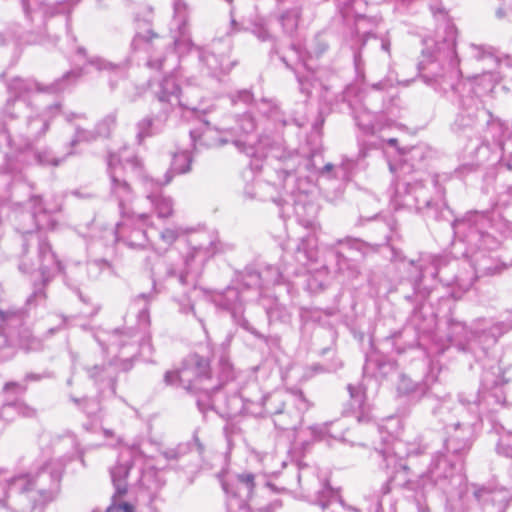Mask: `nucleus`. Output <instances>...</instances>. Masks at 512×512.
<instances>
[{
  "label": "nucleus",
  "mask_w": 512,
  "mask_h": 512,
  "mask_svg": "<svg viewBox=\"0 0 512 512\" xmlns=\"http://www.w3.org/2000/svg\"><path fill=\"white\" fill-rule=\"evenodd\" d=\"M374 229L383 234L381 243L371 244L350 237L338 239L325 246L321 263L319 262L318 240L315 234L309 233L300 239L294 255L288 253L283 255L281 268L273 265L258 268L263 287L279 284L282 280L289 281V278L293 276L307 274V289L311 292L322 290L327 285L331 272L347 274L349 277L357 275V255L365 257L378 252L382 246L390 248L392 262H404L405 256L394 245V241L400 239L397 220L393 216L376 219Z\"/></svg>",
  "instance_id": "nucleus-1"
},
{
  "label": "nucleus",
  "mask_w": 512,
  "mask_h": 512,
  "mask_svg": "<svg viewBox=\"0 0 512 512\" xmlns=\"http://www.w3.org/2000/svg\"><path fill=\"white\" fill-rule=\"evenodd\" d=\"M478 420L479 408L465 412L460 420L445 429L443 448L431 457L427 473L421 474L418 479H408L403 467L397 475V478H403L399 483L421 493L438 488L451 494L458 487L466 512H505L509 503L507 491L490 490L475 484L469 486L461 473L464 459L474 441V426Z\"/></svg>",
  "instance_id": "nucleus-2"
},
{
  "label": "nucleus",
  "mask_w": 512,
  "mask_h": 512,
  "mask_svg": "<svg viewBox=\"0 0 512 512\" xmlns=\"http://www.w3.org/2000/svg\"><path fill=\"white\" fill-rule=\"evenodd\" d=\"M25 188L24 184H13L11 198L0 197V237L3 234L2 225L9 216L10 211L19 217L18 230L23 235L22 254L18 269L23 274H32L39 271L41 282L34 284L33 293L28 297L27 303L38 305L46 299L45 287L61 273L64 282L69 284L68 275L64 265L53 251L47 238L40 230L55 229L58 220L56 208H47L42 198L30 195L28 200L22 202L17 199L18 193Z\"/></svg>",
  "instance_id": "nucleus-3"
},
{
  "label": "nucleus",
  "mask_w": 512,
  "mask_h": 512,
  "mask_svg": "<svg viewBox=\"0 0 512 512\" xmlns=\"http://www.w3.org/2000/svg\"><path fill=\"white\" fill-rule=\"evenodd\" d=\"M422 49L417 64L419 76L435 91L441 94L456 95L461 105L465 106V97L480 98L491 92L501 81V71H485L467 79H460L462 72L459 69L460 60L456 52V28L448 25L446 36L442 42H436L435 47Z\"/></svg>",
  "instance_id": "nucleus-4"
},
{
  "label": "nucleus",
  "mask_w": 512,
  "mask_h": 512,
  "mask_svg": "<svg viewBox=\"0 0 512 512\" xmlns=\"http://www.w3.org/2000/svg\"><path fill=\"white\" fill-rule=\"evenodd\" d=\"M205 128L201 133L191 130L190 136L194 143L199 141L206 146H222L232 143L239 152L248 157L267 158L283 162V166L276 168L278 177L284 181L293 176L299 156L291 151H286L283 139L280 135H254L256 122L250 113L237 115L235 125L212 126L210 121L204 122Z\"/></svg>",
  "instance_id": "nucleus-5"
},
{
  "label": "nucleus",
  "mask_w": 512,
  "mask_h": 512,
  "mask_svg": "<svg viewBox=\"0 0 512 512\" xmlns=\"http://www.w3.org/2000/svg\"><path fill=\"white\" fill-rule=\"evenodd\" d=\"M64 464L50 460L35 473L9 474L0 469L3 504L13 512H33L59 495Z\"/></svg>",
  "instance_id": "nucleus-6"
},
{
  "label": "nucleus",
  "mask_w": 512,
  "mask_h": 512,
  "mask_svg": "<svg viewBox=\"0 0 512 512\" xmlns=\"http://www.w3.org/2000/svg\"><path fill=\"white\" fill-rule=\"evenodd\" d=\"M501 222H495L491 212L470 211L453 222L454 234L465 244L464 256L473 268L472 281L498 271L491 252L501 243Z\"/></svg>",
  "instance_id": "nucleus-7"
},
{
  "label": "nucleus",
  "mask_w": 512,
  "mask_h": 512,
  "mask_svg": "<svg viewBox=\"0 0 512 512\" xmlns=\"http://www.w3.org/2000/svg\"><path fill=\"white\" fill-rule=\"evenodd\" d=\"M233 378V366L227 357L220 358L219 374L215 379L211 375L209 361L198 354L190 355L181 369L167 371L164 375L167 385L201 392L202 395L197 399V406L202 413L216 408L215 395L226 382Z\"/></svg>",
  "instance_id": "nucleus-8"
},
{
  "label": "nucleus",
  "mask_w": 512,
  "mask_h": 512,
  "mask_svg": "<svg viewBox=\"0 0 512 512\" xmlns=\"http://www.w3.org/2000/svg\"><path fill=\"white\" fill-rule=\"evenodd\" d=\"M426 451V446L423 445L420 440L414 439L409 441L408 439L389 436V439H385L380 447L374 449L373 457L381 459L380 466L384 469L391 470V475L382 484L379 494L385 496L390 493L393 487H399L404 490L414 493V498L417 505L418 512H430L429 505L427 503V497L433 490H428L424 493L420 491L412 490L405 485H401L397 475L405 467L407 472V478L418 479L419 476L426 471L416 473L413 469L412 458L422 455ZM400 479H402L400 477Z\"/></svg>",
  "instance_id": "nucleus-9"
},
{
  "label": "nucleus",
  "mask_w": 512,
  "mask_h": 512,
  "mask_svg": "<svg viewBox=\"0 0 512 512\" xmlns=\"http://www.w3.org/2000/svg\"><path fill=\"white\" fill-rule=\"evenodd\" d=\"M483 366L481 389L477 394L467 398L461 393L458 402L450 397L434 400L435 405L432 408V414L444 429L451 427L457 420H460L465 412H472L477 409L482 400L488 401L493 398L496 403L504 402L505 395L501 388L507 382L504 372L498 364L489 359Z\"/></svg>",
  "instance_id": "nucleus-10"
},
{
  "label": "nucleus",
  "mask_w": 512,
  "mask_h": 512,
  "mask_svg": "<svg viewBox=\"0 0 512 512\" xmlns=\"http://www.w3.org/2000/svg\"><path fill=\"white\" fill-rule=\"evenodd\" d=\"M458 266V260L447 256L421 254L417 260L408 262V278L415 294L422 299L429 296L437 279L446 286L468 289L472 285V277L456 273Z\"/></svg>",
  "instance_id": "nucleus-11"
},
{
  "label": "nucleus",
  "mask_w": 512,
  "mask_h": 512,
  "mask_svg": "<svg viewBox=\"0 0 512 512\" xmlns=\"http://www.w3.org/2000/svg\"><path fill=\"white\" fill-rule=\"evenodd\" d=\"M189 251L184 258L183 270L173 264L160 260L153 269V275L158 279L165 276L175 279L183 286L196 288L197 279L200 276L204 264L218 252L223 250L222 243L217 233L199 231L190 235L188 239Z\"/></svg>",
  "instance_id": "nucleus-12"
},
{
  "label": "nucleus",
  "mask_w": 512,
  "mask_h": 512,
  "mask_svg": "<svg viewBox=\"0 0 512 512\" xmlns=\"http://www.w3.org/2000/svg\"><path fill=\"white\" fill-rule=\"evenodd\" d=\"M189 8L184 0H173V18L170 31L173 35L175 51L179 57L194 50L190 37ZM220 43H214L212 50L195 48V52L201 64V71L209 76L218 77L227 73L233 67V62L224 51L217 47Z\"/></svg>",
  "instance_id": "nucleus-13"
},
{
  "label": "nucleus",
  "mask_w": 512,
  "mask_h": 512,
  "mask_svg": "<svg viewBox=\"0 0 512 512\" xmlns=\"http://www.w3.org/2000/svg\"><path fill=\"white\" fill-rule=\"evenodd\" d=\"M391 205L395 210L406 208L436 218L440 207L445 205L444 189L437 175L420 181H397Z\"/></svg>",
  "instance_id": "nucleus-14"
},
{
  "label": "nucleus",
  "mask_w": 512,
  "mask_h": 512,
  "mask_svg": "<svg viewBox=\"0 0 512 512\" xmlns=\"http://www.w3.org/2000/svg\"><path fill=\"white\" fill-rule=\"evenodd\" d=\"M512 329V311L506 313V316L498 321L491 319H478L471 330L461 322L451 323L450 341L459 350L473 353L478 360L481 356L477 351L487 357V349L495 345L498 339Z\"/></svg>",
  "instance_id": "nucleus-15"
},
{
  "label": "nucleus",
  "mask_w": 512,
  "mask_h": 512,
  "mask_svg": "<svg viewBox=\"0 0 512 512\" xmlns=\"http://www.w3.org/2000/svg\"><path fill=\"white\" fill-rule=\"evenodd\" d=\"M128 172L139 177L142 181L143 172L141 160L129 147H123L119 152H110L107 156V173L110 179V196L118 203L121 217H130L133 213L130 205L134 200V191L128 182Z\"/></svg>",
  "instance_id": "nucleus-16"
},
{
  "label": "nucleus",
  "mask_w": 512,
  "mask_h": 512,
  "mask_svg": "<svg viewBox=\"0 0 512 512\" xmlns=\"http://www.w3.org/2000/svg\"><path fill=\"white\" fill-rule=\"evenodd\" d=\"M193 158L188 150L176 152L171 161L169 170L164 175V180H155L150 176H143L142 187L144 200L152 207L157 217L166 219L173 215L174 202L170 196L162 193V187L168 185L175 175H182L191 171Z\"/></svg>",
  "instance_id": "nucleus-17"
},
{
  "label": "nucleus",
  "mask_w": 512,
  "mask_h": 512,
  "mask_svg": "<svg viewBox=\"0 0 512 512\" xmlns=\"http://www.w3.org/2000/svg\"><path fill=\"white\" fill-rule=\"evenodd\" d=\"M60 115L71 126L76 121L85 120V113L65 110L61 102H54L44 107L40 113L27 117L25 132L14 136L9 148L20 153L32 150L34 145L46 135L52 121Z\"/></svg>",
  "instance_id": "nucleus-18"
},
{
  "label": "nucleus",
  "mask_w": 512,
  "mask_h": 512,
  "mask_svg": "<svg viewBox=\"0 0 512 512\" xmlns=\"http://www.w3.org/2000/svg\"><path fill=\"white\" fill-rule=\"evenodd\" d=\"M180 69H175L160 81L151 85L152 92L160 104V110L173 113L184 111L198 112L200 93L189 85L182 88L179 84Z\"/></svg>",
  "instance_id": "nucleus-19"
},
{
  "label": "nucleus",
  "mask_w": 512,
  "mask_h": 512,
  "mask_svg": "<svg viewBox=\"0 0 512 512\" xmlns=\"http://www.w3.org/2000/svg\"><path fill=\"white\" fill-rule=\"evenodd\" d=\"M301 495L312 504L319 505L323 512H342L344 505L338 491L326 479H321L316 469L302 466L298 471Z\"/></svg>",
  "instance_id": "nucleus-20"
},
{
  "label": "nucleus",
  "mask_w": 512,
  "mask_h": 512,
  "mask_svg": "<svg viewBox=\"0 0 512 512\" xmlns=\"http://www.w3.org/2000/svg\"><path fill=\"white\" fill-rule=\"evenodd\" d=\"M77 54L85 59L84 65L70 70L61 79L57 80L51 87L54 92L64 91L70 84L75 83L80 77L88 74L89 67L99 72L107 73L111 89L116 87V79L125 78L127 75L129 68L128 60L113 63L99 56L87 57L86 50L83 47L78 48Z\"/></svg>",
  "instance_id": "nucleus-21"
},
{
  "label": "nucleus",
  "mask_w": 512,
  "mask_h": 512,
  "mask_svg": "<svg viewBox=\"0 0 512 512\" xmlns=\"http://www.w3.org/2000/svg\"><path fill=\"white\" fill-rule=\"evenodd\" d=\"M226 495L227 512H247L248 502L254 494L256 475L249 471L223 470L217 474Z\"/></svg>",
  "instance_id": "nucleus-22"
},
{
  "label": "nucleus",
  "mask_w": 512,
  "mask_h": 512,
  "mask_svg": "<svg viewBox=\"0 0 512 512\" xmlns=\"http://www.w3.org/2000/svg\"><path fill=\"white\" fill-rule=\"evenodd\" d=\"M145 454L139 444L123 448L118 456L117 463L109 469L111 481L115 489V496H124L129 488L136 487V472Z\"/></svg>",
  "instance_id": "nucleus-23"
},
{
  "label": "nucleus",
  "mask_w": 512,
  "mask_h": 512,
  "mask_svg": "<svg viewBox=\"0 0 512 512\" xmlns=\"http://www.w3.org/2000/svg\"><path fill=\"white\" fill-rule=\"evenodd\" d=\"M153 213L156 214L151 208V212H133L130 217H122L123 221L116 225V241H122L132 249H142L148 244H154L152 231L145 229L152 225Z\"/></svg>",
  "instance_id": "nucleus-24"
},
{
  "label": "nucleus",
  "mask_w": 512,
  "mask_h": 512,
  "mask_svg": "<svg viewBox=\"0 0 512 512\" xmlns=\"http://www.w3.org/2000/svg\"><path fill=\"white\" fill-rule=\"evenodd\" d=\"M291 396L297 407V412L294 415L282 410L283 401L279 395L275 394L262 398L265 412L273 415V423L279 430L295 429L301 422L302 414L309 408V403L301 390H293Z\"/></svg>",
  "instance_id": "nucleus-25"
},
{
  "label": "nucleus",
  "mask_w": 512,
  "mask_h": 512,
  "mask_svg": "<svg viewBox=\"0 0 512 512\" xmlns=\"http://www.w3.org/2000/svg\"><path fill=\"white\" fill-rule=\"evenodd\" d=\"M211 300L216 306L230 311L234 322L238 326L258 338L262 337L243 315V301L246 300V297L238 288L228 287L222 292L214 293Z\"/></svg>",
  "instance_id": "nucleus-26"
},
{
  "label": "nucleus",
  "mask_w": 512,
  "mask_h": 512,
  "mask_svg": "<svg viewBox=\"0 0 512 512\" xmlns=\"http://www.w3.org/2000/svg\"><path fill=\"white\" fill-rule=\"evenodd\" d=\"M152 18L153 11L149 6H141L135 12L136 33L132 40V46L135 50L151 52L161 46V37L151 29Z\"/></svg>",
  "instance_id": "nucleus-27"
},
{
  "label": "nucleus",
  "mask_w": 512,
  "mask_h": 512,
  "mask_svg": "<svg viewBox=\"0 0 512 512\" xmlns=\"http://www.w3.org/2000/svg\"><path fill=\"white\" fill-rule=\"evenodd\" d=\"M26 313L22 309L9 307L0 309V321L4 327L9 329V335L17 333L20 346L29 351L35 350L40 346V342L32 336L30 330L24 326Z\"/></svg>",
  "instance_id": "nucleus-28"
},
{
  "label": "nucleus",
  "mask_w": 512,
  "mask_h": 512,
  "mask_svg": "<svg viewBox=\"0 0 512 512\" xmlns=\"http://www.w3.org/2000/svg\"><path fill=\"white\" fill-rule=\"evenodd\" d=\"M358 145L359 152L357 160L345 157L342 159L341 164L338 166H334L333 164L328 163L319 171L320 175L327 178L335 177L343 182L349 181L354 174L358 161L366 158L371 148L377 147L376 142L367 143L362 141L360 138H358Z\"/></svg>",
  "instance_id": "nucleus-29"
},
{
  "label": "nucleus",
  "mask_w": 512,
  "mask_h": 512,
  "mask_svg": "<svg viewBox=\"0 0 512 512\" xmlns=\"http://www.w3.org/2000/svg\"><path fill=\"white\" fill-rule=\"evenodd\" d=\"M86 121L87 116L85 115V120L74 122L73 127L75 132L70 141L71 147L81 142H91L98 136H108L111 128L114 127L116 123V116L114 114L107 115L96 125L94 130H89L84 127Z\"/></svg>",
  "instance_id": "nucleus-30"
},
{
  "label": "nucleus",
  "mask_w": 512,
  "mask_h": 512,
  "mask_svg": "<svg viewBox=\"0 0 512 512\" xmlns=\"http://www.w3.org/2000/svg\"><path fill=\"white\" fill-rule=\"evenodd\" d=\"M52 449L53 453L58 457V459H53L54 461L65 465L68 461L79 457L81 463L84 465L80 443L73 433L67 432L63 435L55 436L52 439Z\"/></svg>",
  "instance_id": "nucleus-31"
},
{
  "label": "nucleus",
  "mask_w": 512,
  "mask_h": 512,
  "mask_svg": "<svg viewBox=\"0 0 512 512\" xmlns=\"http://www.w3.org/2000/svg\"><path fill=\"white\" fill-rule=\"evenodd\" d=\"M444 95L452 102H456L461 109V111L456 115L455 120L451 125V129L455 133H462L472 130L477 122V115L473 109V107L476 106V101L474 98L469 96L465 97L466 105L463 106L459 102V99L456 95L451 93Z\"/></svg>",
  "instance_id": "nucleus-32"
},
{
  "label": "nucleus",
  "mask_w": 512,
  "mask_h": 512,
  "mask_svg": "<svg viewBox=\"0 0 512 512\" xmlns=\"http://www.w3.org/2000/svg\"><path fill=\"white\" fill-rule=\"evenodd\" d=\"M468 47L471 57L477 61L490 60L496 66L494 71H501V79L506 69L512 68V56L501 54L492 46L469 44Z\"/></svg>",
  "instance_id": "nucleus-33"
},
{
  "label": "nucleus",
  "mask_w": 512,
  "mask_h": 512,
  "mask_svg": "<svg viewBox=\"0 0 512 512\" xmlns=\"http://www.w3.org/2000/svg\"><path fill=\"white\" fill-rule=\"evenodd\" d=\"M293 211L301 225L314 228L318 212L317 206L309 199L307 191L295 193L292 191Z\"/></svg>",
  "instance_id": "nucleus-34"
},
{
  "label": "nucleus",
  "mask_w": 512,
  "mask_h": 512,
  "mask_svg": "<svg viewBox=\"0 0 512 512\" xmlns=\"http://www.w3.org/2000/svg\"><path fill=\"white\" fill-rule=\"evenodd\" d=\"M436 380L437 375L434 373V368L431 367L430 371L421 383L414 382L407 376H401L397 386V391L400 395L409 396L413 400H419L424 396H430V385L436 382Z\"/></svg>",
  "instance_id": "nucleus-35"
},
{
  "label": "nucleus",
  "mask_w": 512,
  "mask_h": 512,
  "mask_svg": "<svg viewBox=\"0 0 512 512\" xmlns=\"http://www.w3.org/2000/svg\"><path fill=\"white\" fill-rule=\"evenodd\" d=\"M136 330L133 328L114 329L112 331H103L95 336L97 342L105 349L117 347L123 350L132 346L136 342Z\"/></svg>",
  "instance_id": "nucleus-36"
},
{
  "label": "nucleus",
  "mask_w": 512,
  "mask_h": 512,
  "mask_svg": "<svg viewBox=\"0 0 512 512\" xmlns=\"http://www.w3.org/2000/svg\"><path fill=\"white\" fill-rule=\"evenodd\" d=\"M348 105L353 110L355 123L363 134L375 135L385 128L383 115L375 114L366 107L355 109L350 102Z\"/></svg>",
  "instance_id": "nucleus-37"
},
{
  "label": "nucleus",
  "mask_w": 512,
  "mask_h": 512,
  "mask_svg": "<svg viewBox=\"0 0 512 512\" xmlns=\"http://www.w3.org/2000/svg\"><path fill=\"white\" fill-rule=\"evenodd\" d=\"M79 0H63L55 4H46L44 0H22L24 12L27 16L32 11H40L44 17L57 14H68Z\"/></svg>",
  "instance_id": "nucleus-38"
},
{
  "label": "nucleus",
  "mask_w": 512,
  "mask_h": 512,
  "mask_svg": "<svg viewBox=\"0 0 512 512\" xmlns=\"http://www.w3.org/2000/svg\"><path fill=\"white\" fill-rule=\"evenodd\" d=\"M87 373L99 389L102 397L113 396L116 391L115 371L109 365H95L87 369Z\"/></svg>",
  "instance_id": "nucleus-39"
},
{
  "label": "nucleus",
  "mask_w": 512,
  "mask_h": 512,
  "mask_svg": "<svg viewBox=\"0 0 512 512\" xmlns=\"http://www.w3.org/2000/svg\"><path fill=\"white\" fill-rule=\"evenodd\" d=\"M20 103L22 102L16 100V98L8 97L0 110V148L3 146L9 147L12 144L14 136L10 135L7 125L19 117L21 111L18 106Z\"/></svg>",
  "instance_id": "nucleus-40"
},
{
  "label": "nucleus",
  "mask_w": 512,
  "mask_h": 512,
  "mask_svg": "<svg viewBox=\"0 0 512 512\" xmlns=\"http://www.w3.org/2000/svg\"><path fill=\"white\" fill-rule=\"evenodd\" d=\"M1 79L5 82L9 97L16 98V100L25 104H28L29 96L40 89L39 85L32 79L13 77L10 80H5V73L1 74Z\"/></svg>",
  "instance_id": "nucleus-41"
},
{
  "label": "nucleus",
  "mask_w": 512,
  "mask_h": 512,
  "mask_svg": "<svg viewBox=\"0 0 512 512\" xmlns=\"http://www.w3.org/2000/svg\"><path fill=\"white\" fill-rule=\"evenodd\" d=\"M136 487H138L149 500H153L164 485V481L154 468L143 470L138 468L136 472Z\"/></svg>",
  "instance_id": "nucleus-42"
},
{
  "label": "nucleus",
  "mask_w": 512,
  "mask_h": 512,
  "mask_svg": "<svg viewBox=\"0 0 512 512\" xmlns=\"http://www.w3.org/2000/svg\"><path fill=\"white\" fill-rule=\"evenodd\" d=\"M170 114L168 109L160 112L156 116H146L136 124V139L141 144L145 138L154 136L162 131Z\"/></svg>",
  "instance_id": "nucleus-43"
},
{
  "label": "nucleus",
  "mask_w": 512,
  "mask_h": 512,
  "mask_svg": "<svg viewBox=\"0 0 512 512\" xmlns=\"http://www.w3.org/2000/svg\"><path fill=\"white\" fill-rule=\"evenodd\" d=\"M430 151L423 145L410 148L403 154L400 163V170L407 173L410 170H420L425 166V161L429 157Z\"/></svg>",
  "instance_id": "nucleus-44"
},
{
  "label": "nucleus",
  "mask_w": 512,
  "mask_h": 512,
  "mask_svg": "<svg viewBox=\"0 0 512 512\" xmlns=\"http://www.w3.org/2000/svg\"><path fill=\"white\" fill-rule=\"evenodd\" d=\"M491 433L497 436V454L512 459V430L496 420L491 421Z\"/></svg>",
  "instance_id": "nucleus-45"
},
{
  "label": "nucleus",
  "mask_w": 512,
  "mask_h": 512,
  "mask_svg": "<svg viewBox=\"0 0 512 512\" xmlns=\"http://www.w3.org/2000/svg\"><path fill=\"white\" fill-rule=\"evenodd\" d=\"M310 431L315 440L325 441L328 445H332L333 441H346L339 422L315 425L310 427Z\"/></svg>",
  "instance_id": "nucleus-46"
},
{
  "label": "nucleus",
  "mask_w": 512,
  "mask_h": 512,
  "mask_svg": "<svg viewBox=\"0 0 512 512\" xmlns=\"http://www.w3.org/2000/svg\"><path fill=\"white\" fill-rule=\"evenodd\" d=\"M193 448H196L200 454L204 452V446L199 441L196 434L193 435L192 441L179 443L175 447L166 448L161 452V455L168 462H177L186 456L190 451H192Z\"/></svg>",
  "instance_id": "nucleus-47"
},
{
  "label": "nucleus",
  "mask_w": 512,
  "mask_h": 512,
  "mask_svg": "<svg viewBox=\"0 0 512 512\" xmlns=\"http://www.w3.org/2000/svg\"><path fill=\"white\" fill-rule=\"evenodd\" d=\"M210 303L207 300H201L197 303H190V301H178V311L186 316H192L196 319L205 334L207 329L205 325L206 311L210 308Z\"/></svg>",
  "instance_id": "nucleus-48"
},
{
  "label": "nucleus",
  "mask_w": 512,
  "mask_h": 512,
  "mask_svg": "<svg viewBox=\"0 0 512 512\" xmlns=\"http://www.w3.org/2000/svg\"><path fill=\"white\" fill-rule=\"evenodd\" d=\"M262 305L266 311V315L270 323L280 322L288 323L291 320V312L288 308L279 302L277 298L268 300V303L263 300Z\"/></svg>",
  "instance_id": "nucleus-49"
},
{
  "label": "nucleus",
  "mask_w": 512,
  "mask_h": 512,
  "mask_svg": "<svg viewBox=\"0 0 512 512\" xmlns=\"http://www.w3.org/2000/svg\"><path fill=\"white\" fill-rule=\"evenodd\" d=\"M15 414L30 418L36 415V411L24 402L18 400L14 402L3 403L0 410L1 419L5 421L13 420Z\"/></svg>",
  "instance_id": "nucleus-50"
},
{
  "label": "nucleus",
  "mask_w": 512,
  "mask_h": 512,
  "mask_svg": "<svg viewBox=\"0 0 512 512\" xmlns=\"http://www.w3.org/2000/svg\"><path fill=\"white\" fill-rule=\"evenodd\" d=\"M348 391L351 397V407L357 410V420L359 422H369V408L365 404V397L362 389L360 387H355L353 385H348Z\"/></svg>",
  "instance_id": "nucleus-51"
},
{
  "label": "nucleus",
  "mask_w": 512,
  "mask_h": 512,
  "mask_svg": "<svg viewBox=\"0 0 512 512\" xmlns=\"http://www.w3.org/2000/svg\"><path fill=\"white\" fill-rule=\"evenodd\" d=\"M186 232L185 229H183L180 226H169L165 227L160 232L156 233V236L158 238V242L154 239L153 246H159V248H167L173 245L184 233Z\"/></svg>",
  "instance_id": "nucleus-52"
},
{
  "label": "nucleus",
  "mask_w": 512,
  "mask_h": 512,
  "mask_svg": "<svg viewBox=\"0 0 512 512\" xmlns=\"http://www.w3.org/2000/svg\"><path fill=\"white\" fill-rule=\"evenodd\" d=\"M256 107L263 116L274 122H279L283 126L286 125V121L283 119L279 106L275 100L262 98L256 102Z\"/></svg>",
  "instance_id": "nucleus-53"
},
{
  "label": "nucleus",
  "mask_w": 512,
  "mask_h": 512,
  "mask_svg": "<svg viewBox=\"0 0 512 512\" xmlns=\"http://www.w3.org/2000/svg\"><path fill=\"white\" fill-rule=\"evenodd\" d=\"M241 281L243 288L255 289L258 292V295L261 296L263 284L261 281V273L258 271V268L253 266L246 267L242 274Z\"/></svg>",
  "instance_id": "nucleus-54"
},
{
  "label": "nucleus",
  "mask_w": 512,
  "mask_h": 512,
  "mask_svg": "<svg viewBox=\"0 0 512 512\" xmlns=\"http://www.w3.org/2000/svg\"><path fill=\"white\" fill-rule=\"evenodd\" d=\"M299 17L300 10L297 7L288 9L279 16L278 21L285 34L291 35L297 29Z\"/></svg>",
  "instance_id": "nucleus-55"
},
{
  "label": "nucleus",
  "mask_w": 512,
  "mask_h": 512,
  "mask_svg": "<svg viewBox=\"0 0 512 512\" xmlns=\"http://www.w3.org/2000/svg\"><path fill=\"white\" fill-rule=\"evenodd\" d=\"M152 297L153 295L151 293H141L134 299L133 305L139 309L137 318L141 326H147L149 324V302Z\"/></svg>",
  "instance_id": "nucleus-56"
},
{
  "label": "nucleus",
  "mask_w": 512,
  "mask_h": 512,
  "mask_svg": "<svg viewBox=\"0 0 512 512\" xmlns=\"http://www.w3.org/2000/svg\"><path fill=\"white\" fill-rule=\"evenodd\" d=\"M87 273L90 278L96 279L102 274L113 275L114 269L105 259H93L87 262Z\"/></svg>",
  "instance_id": "nucleus-57"
},
{
  "label": "nucleus",
  "mask_w": 512,
  "mask_h": 512,
  "mask_svg": "<svg viewBox=\"0 0 512 512\" xmlns=\"http://www.w3.org/2000/svg\"><path fill=\"white\" fill-rule=\"evenodd\" d=\"M72 402L79 407L88 417H96L101 411L100 401L97 398L71 397Z\"/></svg>",
  "instance_id": "nucleus-58"
},
{
  "label": "nucleus",
  "mask_w": 512,
  "mask_h": 512,
  "mask_svg": "<svg viewBox=\"0 0 512 512\" xmlns=\"http://www.w3.org/2000/svg\"><path fill=\"white\" fill-rule=\"evenodd\" d=\"M34 157L40 165L58 166L63 161V158L56 157L53 152L47 148L36 151Z\"/></svg>",
  "instance_id": "nucleus-59"
},
{
  "label": "nucleus",
  "mask_w": 512,
  "mask_h": 512,
  "mask_svg": "<svg viewBox=\"0 0 512 512\" xmlns=\"http://www.w3.org/2000/svg\"><path fill=\"white\" fill-rule=\"evenodd\" d=\"M251 32L260 41H269L272 39V35L263 19L257 18L251 23Z\"/></svg>",
  "instance_id": "nucleus-60"
},
{
  "label": "nucleus",
  "mask_w": 512,
  "mask_h": 512,
  "mask_svg": "<svg viewBox=\"0 0 512 512\" xmlns=\"http://www.w3.org/2000/svg\"><path fill=\"white\" fill-rule=\"evenodd\" d=\"M327 50L328 42L322 36H318L315 38L311 47H309L308 53L311 57H320Z\"/></svg>",
  "instance_id": "nucleus-61"
},
{
  "label": "nucleus",
  "mask_w": 512,
  "mask_h": 512,
  "mask_svg": "<svg viewBox=\"0 0 512 512\" xmlns=\"http://www.w3.org/2000/svg\"><path fill=\"white\" fill-rule=\"evenodd\" d=\"M119 496L113 495L111 505L106 512H134V506L128 502L118 501Z\"/></svg>",
  "instance_id": "nucleus-62"
},
{
  "label": "nucleus",
  "mask_w": 512,
  "mask_h": 512,
  "mask_svg": "<svg viewBox=\"0 0 512 512\" xmlns=\"http://www.w3.org/2000/svg\"><path fill=\"white\" fill-rule=\"evenodd\" d=\"M253 100V95L249 90H240L237 93L230 96V101L232 105H236L237 103H243L244 105H248Z\"/></svg>",
  "instance_id": "nucleus-63"
},
{
  "label": "nucleus",
  "mask_w": 512,
  "mask_h": 512,
  "mask_svg": "<svg viewBox=\"0 0 512 512\" xmlns=\"http://www.w3.org/2000/svg\"><path fill=\"white\" fill-rule=\"evenodd\" d=\"M501 6L496 11L497 18H507L512 21V0H501Z\"/></svg>",
  "instance_id": "nucleus-64"
}]
</instances>
